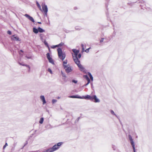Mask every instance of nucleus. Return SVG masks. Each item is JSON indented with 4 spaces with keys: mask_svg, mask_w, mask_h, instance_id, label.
<instances>
[{
    "mask_svg": "<svg viewBox=\"0 0 152 152\" xmlns=\"http://www.w3.org/2000/svg\"><path fill=\"white\" fill-rule=\"evenodd\" d=\"M57 51L59 58L63 60L66 57L65 53L62 52V49L60 48L57 49Z\"/></svg>",
    "mask_w": 152,
    "mask_h": 152,
    "instance_id": "obj_1",
    "label": "nucleus"
},
{
    "mask_svg": "<svg viewBox=\"0 0 152 152\" xmlns=\"http://www.w3.org/2000/svg\"><path fill=\"white\" fill-rule=\"evenodd\" d=\"M63 142H58L57 144H56L54 145L51 148H50L52 152L56 151L59 149L60 146L63 144Z\"/></svg>",
    "mask_w": 152,
    "mask_h": 152,
    "instance_id": "obj_2",
    "label": "nucleus"
},
{
    "mask_svg": "<svg viewBox=\"0 0 152 152\" xmlns=\"http://www.w3.org/2000/svg\"><path fill=\"white\" fill-rule=\"evenodd\" d=\"M42 11H43L45 13V15L46 16L48 11V8L46 5L45 4H42Z\"/></svg>",
    "mask_w": 152,
    "mask_h": 152,
    "instance_id": "obj_3",
    "label": "nucleus"
},
{
    "mask_svg": "<svg viewBox=\"0 0 152 152\" xmlns=\"http://www.w3.org/2000/svg\"><path fill=\"white\" fill-rule=\"evenodd\" d=\"M66 72L68 73L71 72L73 69L72 67L69 65H68L64 68Z\"/></svg>",
    "mask_w": 152,
    "mask_h": 152,
    "instance_id": "obj_4",
    "label": "nucleus"
},
{
    "mask_svg": "<svg viewBox=\"0 0 152 152\" xmlns=\"http://www.w3.org/2000/svg\"><path fill=\"white\" fill-rule=\"evenodd\" d=\"M91 100L94 101L95 102H99L100 100L97 98L96 96L93 95L92 96V99Z\"/></svg>",
    "mask_w": 152,
    "mask_h": 152,
    "instance_id": "obj_5",
    "label": "nucleus"
},
{
    "mask_svg": "<svg viewBox=\"0 0 152 152\" xmlns=\"http://www.w3.org/2000/svg\"><path fill=\"white\" fill-rule=\"evenodd\" d=\"M11 39L13 41H20V39L16 35H14L12 36Z\"/></svg>",
    "mask_w": 152,
    "mask_h": 152,
    "instance_id": "obj_6",
    "label": "nucleus"
},
{
    "mask_svg": "<svg viewBox=\"0 0 152 152\" xmlns=\"http://www.w3.org/2000/svg\"><path fill=\"white\" fill-rule=\"evenodd\" d=\"M47 57L48 59V60L49 62L52 64H54V62L53 61L52 58L50 57V54L49 53H47L46 54Z\"/></svg>",
    "mask_w": 152,
    "mask_h": 152,
    "instance_id": "obj_7",
    "label": "nucleus"
},
{
    "mask_svg": "<svg viewBox=\"0 0 152 152\" xmlns=\"http://www.w3.org/2000/svg\"><path fill=\"white\" fill-rule=\"evenodd\" d=\"M72 56L74 61L76 64L77 65L80 64V61L78 60L77 57H74L73 54Z\"/></svg>",
    "mask_w": 152,
    "mask_h": 152,
    "instance_id": "obj_8",
    "label": "nucleus"
},
{
    "mask_svg": "<svg viewBox=\"0 0 152 152\" xmlns=\"http://www.w3.org/2000/svg\"><path fill=\"white\" fill-rule=\"evenodd\" d=\"M40 98L41 101L42 102V104L43 105L45 104L46 103V102L45 100V96L43 95H41L40 96Z\"/></svg>",
    "mask_w": 152,
    "mask_h": 152,
    "instance_id": "obj_9",
    "label": "nucleus"
},
{
    "mask_svg": "<svg viewBox=\"0 0 152 152\" xmlns=\"http://www.w3.org/2000/svg\"><path fill=\"white\" fill-rule=\"evenodd\" d=\"M72 50L75 53L74 55H73L74 57H77L78 54L79 53V51L75 49H73Z\"/></svg>",
    "mask_w": 152,
    "mask_h": 152,
    "instance_id": "obj_10",
    "label": "nucleus"
},
{
    "mask_svg": "<svg viewBox=\"0 0 152 152\" xmlns=\"http://www.w3.org/2000/svg\"><path fill=\"white\" fill-rule=\"evenodd\" d=\"M78 66L79 68L80 69V71L84 72L85 71V70L84 68L81 64H79L77 65Z\"/></svg>",
    "mask_w": 152,
    "mask_h": 152,
    "instance_id": "obj_11",
    "label": "nucleus"
},
{
    "mask_svg": "<svg viewBox=\"0 0 152 152\" xmlns=\"http://www.w3.org/2000/svg\"><path fill=\"white\" fill-rule=\"evenodd\" d=\"M82 97L83 98V99H90V100H91V99H92V96H91L90 95H86L85 96H83V97Z\"/></svg>",
    "mask_w": 152,
    "mask_h": 152,
    "instance_id": "obj_12",
    "label": "nucleus"
},
{
    "mask_svg": "<svg viewBox=\"0 0 152 152\" xmlns=\"http://www.w3.org/2000/svg\"><path fill=\"white\" fill-rule=\"evenodd\" d=\"M69 97L70 98H78V99H83V98L81 96H69Z\"/></svg>",
    "mask_w": 152,
    "mask_h": 152,
    "instance_id": "obj_13",
    "label": "nucleus"
},
{
    "mask_svg": "<svg viewBox=\"0 0 152 152\" xmlns=\"http://www.w3.org/2000/svg\"><path fill=\"white\" fill-rule=\"evenodd\" d=\"M129 138L130 140V142L131 144L132 145H134V143L133 141V140L132 139V137L130 135H129Z\"/></svg>",
    "mask_w": 152,
    "mask_h": 152,
    "instance_id": "obj_14",
    "label": "nucleus"
},
{
    "mask_svg": "<svg viewBox=\"0 0 152 152\" xmlns=\"http://www.w3.org/2000/svg\"><path fill=\"white\" fill-rule=\"evenodd\" d=\"M63 66L64 67V68L66 66H67L68 65H69V64H67V60H65L63 62Z\"/></svg>",
    "mask_w": 152,
    "mask_h": 152,
    "instance_id": "obj_15",
    "label": "nucleus"
},
{
    "mask_svg": "<svg viewBox=\"0 0 152 152\" xmlns=\"http://www.w3.org/2000/svg\"><path fill=\"white\" fill-rule=\"evenodd\" d=\"M33 31L35 34H37L38 32V29L35 28H33Z\"/></svg>",
    "mask_w": 152,
    "mask_h": 152,
    "instance_id": "obj_16",
    "label": "nucleus"
},
{
    "mask_svg": "<svg viewBox=\"0 0 152 152\" xmlns=\"http://www.w3.org/2000/svg\"><path fill=\"white\" fill-rule=\"evenodd\" d=\"M88 74L90 77L91 80L93 81V78L90 72H88Z\"/></svg>",
    "mask_w": 152,
    "mask_h": 152,
    "instance_id": "obj_17",
    "label": "nucleus"
},
{
    "mask_svg": "<svg viewBox=\"0 0 152 152\" xmlns=\"http://www.w3.org/2000/svg\"><path fill=\"white\" fill-rule=\"evenodd\" d=\"M38 32L39 31V32H43L45 31L44 30L42 29L40 27H39L38 28Z\"/></svg>",
    "mask_w": 152,
    "mask_h": 152,
    "instance_id": "obj_18",
    "label": "nucleus"
},
{
    "mask_svg": "<svg viewBox=\"0 0 152 152\" xmlns=\"http://www.w3.org/2000/svg\"><path fill=\"white\" fill-rule=\"evenodd\" d=\"M36 4L37 7H38L39 10H40L42 11V9H41V7L40 4H39L38 3V2H37Z\"/></svg>",
    "mask_w": 152,
    "mask_h": 152,
    "instance_id": "obj_19",
    "label": "nucleus"
},
{
    "mask_svg": "<svg viewBox=\"0 0 152 152\" xmlns=\"http://www.w3.org/2000/svg\"><path fill=\"white\" fill-rule=\"evenodd\" d=\"M83 77L85 78L86 79L87 81H90V80L87 75H84Z\"/></svg>",
    "mask_w": 152,
    "mask_h": 152,
    "instance_id": "obj_20",
    "label": "nucleus"
},
{
    "mask_svg": "<svg viewBox=\"0 0 152 152\" xmlns=\"http://www.w3.org/2000/svg\"><path fill=\"white\" fill-rule=\"evenodd\" d=\"M44 121V118H41L39 121V123L40 124H42Z\"/></svg>",
    "mask_w": 152,
    "mask_h": 152,
    "instance_id": "obj_21",
    "label": "nucleus"
},
{
    "mask_svg": "<svg viewBox=\"0 0 152 152\" xmlns=\"http://www.w3.org/2000/svg\"><path fill=\"white\" fill-rule=\"evenodd\" d=\"M44 41L43 42L46 45H47L48 47V49L49 50H50V48H49V47L48 45V43L46 42V41L45 40H44Z\"/></svg>",
    "mask_w": 152,
    "mask_h": 152,
    "instance_id": "obj_22",
    "label": "nucleus"
},
{
    "mask_svg": "<svg viewBox=\"0 0 152 152\" xmlns=\"http://www.w3.org/2000/svg\"><path fill=\"white\" fill-rule=\"evenodd\" d=\"M42 152H52V151L50 149V148H49L46 150L43 151Z\"/></svg>",
    "mask_w": 152,
    "mask_h": 152,
    "instance_id": "obj_23",
    "label": "nucleus"
},
{
    "mask_svg": "<svg viewBox=\"0 0 152 152\" xmlns=\"http://www.w3.org/2000/svg\"><path fill=\"white\" fill-rule=\"evenodd\" d=\"M61 75H62V76L64 77H66V76L65 74L62 71H61Z\"/></svg>",
    "mask_w": 152,
    "mask_h": 152,
    "instance_id": "obj_24",
    "label": "nucleus"
},
{
    "mask_svg": "<svg viewBox=\"0 0 152 152\" xmlns=\"http://www.w3.org/2000/svg\"><path fill=\"white\" fill-rule=\"evenodd\" d=\"M52 103L53 104H54L57 102V100L55 99H53L52 101Z\"/></svg>",
    "mask_w": 152,
    "mask_h": 152,
    "instance_id": "obj_25",
    "label": "nucleus"
},
{
    "mask_svg": "<svg viewBox=\"0 0 152 152\" xmlns=\"http://www.w3.org/2000/svg\"><path fill=\"white\" fill-rule=\"evenodd\" d=\"M24 16L26 17V18H27L28 19H29L30 18V17L31 16H30L29 15H28V14H26L24 15Z\"/></svg>",
    "mask_w": 152,
    "mask_h": 152,
    "instance_id": "obj_26",
    "label": "nucleus"
},
{
    "mask_svg": "<svg viewBox=\"0 0 152 152\" xmlns=\"http://www.w3.org/2000/svg\"><path fill=\"white\" fill-rule=\"evenodd\" d=\"M29 20L31 21L32 22H34V19L33 18L31 17L29 19Z\"/></svg>",
    "mask_w": 152,
    "mask_h": 152,
    "instance_id": "obj_27",
    "label": "nucleus"
},
{
    "mask_svg": "<svg viewBox=\"0 0 152 152\" xmlns=\"http://www.w3.org/2000/svg\"><path fill=\"white\" fill-rule=\"evenodd\" d=\"M19 64L20 65H22V66H26V67H28L29 68H30V66L28 65L24 64H21V63H19Z\"/></svg>",
    "mask_w": 152,
    "mask_h": 152,
    "instance_id": "obj_28",
    "label": "nucleus"
},
{
    "mask_svg": "<svg viewBox=\"0 0 152 152\" xmlns=\"http://www.w3.org/2000/svg\"><path fill=\"white\" fill-rule=\"evenodd\" d=\"M48 71L49 72H50V73L51 74H53V72L50 69V68H48Z\"/></svg>",
    "mask_w": 152,
    "mask_h": 152,
    "instance_id": "obj_29",
    "label": "nucleus"
},
{
    "mask_svg": "<svg viewBox=\"0 0 152 152\" xmlns=\"http://www.w3.org/2000/svg\"><path fill=\"white\" fill-rule=\"evenodd\" d=\"M81 46V47L82 48V51L83 52V51H84V50H85V49H84V45L83 44H82Z\"/></svg>",
    "mask_w": 152,
    "mask_h": 152,
    "instance_id": "obj_30",
    "label": "nucleus"
},
{
    "mask_svg": "<svg viewBox=\"0 0 152 152\" xmlns=\"http://www.w3.org/2000/svg\"><path fill=\"white\" fill-rule=\"evenodd\" d=\"M132 146L133 148L134 152H136L134 145H132Z\"/></svg>",
    "mask_w": 152,
    "mask_h": 152,
    "instance_id": "obj_31",
    "label": "nucleus"
},
{
    "mask_svg": "<svg viewBox=\"0 0 152 152\" xmlns=\"http://www.w3.org/2000/svg\"><path fill=\"white\" fill-rule=\"evenodd\" d=\"M59 47H61L63 46L64 45V43L63 42H61L59 44Z\"/></svg>",
    "mask_w": 152,
    "mask_h": 152,
    "instance_id": "obj_32",
    "label": "nucleus"
},
{
    "mask_svg": "<svg viewBox=\"0 0 152 152\" xmlns=\"http://www.w3.org/2000/svg\"><path fill=\"white\" fill-rule=\"evenodd\" d=\"M90 48H89L88 49H86L85 50V51L87 53H88L89 52V50L90 49Z\"/></svg>",
    "mask_w": 152,
    "mask_h": 152,
    "instance_id": "obj_33",
    "label": "nucleus"
},
{
    "mask_svg": "<svg viewBox=\"0 0 152 152\" xmlns=\"http://www.w3.org/2000/svg\"><path fill=\"white\" fill-rule=\"evenodd\" d=\"M110 112H111V114H112L113 115H115L116 116V115H115V114L114 113V112L113 110H111Z\"/></svg>",
    "mask_w": 152,
    "mask_h": 152,
    "instance_id": "obj_34",
    "label": "nucleus"
},
{
    "mask_svg": "<svg viewBox=\"0 0 152 152\" xmlns=\"http://www.w3.org/2000/svg\"><path fill=\"white\" fill-rule=\"evenodd\" d=\"M72 82L74 83H77V81L76 80H72Z\"/></svg>",
    "mask_w": 152,
    "mask_h": 152,
    "instance_id": "obj_35",
    "label": "nucleus"
},
{
    "mask_svg": "<svg viewBox=\"0 0 152 152\" xmlns=\"http://www.w3.org/2000/svg\"><path fill=\"white\" fill-rule=\"evenodd\" d=\"M7 33L10 35H11L12 34L11 32L10 31H7Z\"/></svg>",
    "mask_w": 152,
    "mask_h": 152,
    "instance_id": "obj_36",
    "label": "nucleus"
},
{
    "mask_svg": "<svg viewBox=\"0 0 152 152\" xmlns=\"http://www.w3.org/2000/svg\"><path fill=\"white\" fill-rule=\"evenodd\" d=\"M7 146V143H6L5 145H4V146L3 147V149H4L5 147Z\"/></svg>",
    "mask_w": 152,
    "mask_h": 152,
    "instance_id": "obj_37",
    "label": "nucleus"
},
{
    "mask_svg": "<svg viewBox=\"0 0 152 152\" xmlns=\"http://www.w3.org/2000/svg\"><path fill=\"white\" fill-rule=\"evenodd\" d=\"M51 48L52 49H54L56 48V47L55 46V45H53L51 47Z\"/></svg>",
    "mask_w": 152,
    "mask_h": 152,
    "instance_id": "obj_38",
    "label": "nucleus"
},
{
    "mask_svg": "<svg viewBox=\"0 0 152 152\" xmlns=\"http://www.w3.org/2000/svg\"><path fill=\"white\" fill-rule=\"evenodd\" d=\"M40 39L42 42H43L44 41V40H45V39H43V37L42 36L40 37Z\"/></svg>",
    "mask_w": 152,
    "mask_h": 152,
    "instance_id": "obj_39",
    "label": "nucleus"
},
{
    "mask_svg": "<svg viewBox=\"0 0 152 152\" xmlns=\"http://www.w3.org/2000/svg\"><path fill=\"white\" fill-rule=\"evenodd\" d=\"M88 81V83L87 84H86L85 86H87V85H88L90 83V81Z\"/></svg>",
    "mask_w": 152,
    "mask_h": 152,
    "instance_id": "obj_40",
    "label": "nucleus"
},
{
    "mask_svg": "<svg viewBox=\"0 0 152 152\" xmlns=\"http://www.w3.org/2000/svg\"><path fill=\"white\" fill-rule=\"evenodd\" d=\"M104 39L103 38H102L100 40V42H102L103 41Z\"/></svg>",
    "mask_w": 152,
    "mask_h": 152,
    "instance_id": "obj_41",
    "label": "nucleus"
},
{
    "mask_svg": "<svg viewBox=\"0 0 152 152\" xmlns=\"http://www.w3.org/2000/svg\"><path fill=\"white\" fill-rule=\"evenodd\" d=\"M81 57V54H79L78 55V57L79 58H80Z\"/></svg>",
    "mask_w": 152,
    "mask_h": 152,
    "instance_id": "obj_42",
    "label": "nucleus"
},
{
    "mask_svg": "<svg viewBox=\"0 0 152 152\" xmlns=\"http://www.w3.org/2000/svg\"><path fill=\"white\" fill-rule=\"evenodd\" d=\"M55 46L56 47V48L59 47V45L58 44L57 45H55Z\"/></svg>",
    "mask_w": 152,
    "mask_h": 152,
    "instance_id": "obj_43",
    "label": "nucleus"
},
{
    "mask_svg": "<svg viewBox=\"0 0 152 152\" xmlns=\"http://www.w3.org/2000/svg\"><path fill=\"white\" fill-rule=\"evenodd\" d=\"M38 23H39V24H41V22H38Z\"/></svg>",
    "mask_w": 152,
    "mask_h": 152,
    "instance_id": "obj_44",
    "label": "nucleus"
},
{
    "mask_svg": "<svg viewBox=\"0 0 152 152\" xmlns=\"http://www.w3.org/2000/svg\"><path fill=\"white\" fill-rule=\"evenodd\" d=\"M27 57L28 58H30L28 57Z\"/></svg>",
    "mask_w": 152,
    "mask_h": 152,
    "instance_id": "obj_45",
    "label": "nucleus"
},
{
    "mask_svg": "<svg viewBox=\"0 0 152 152\" xmlns=\"http://www.w3.org/2000/svg\"><path fill=\"white\" fill-rule=\"evenodd\" d=\"M63 79L65 81V78H63Z\"/></svg>",
    "mask_w": 152,
    "mask_h": 152,
    "instance_id": "obj_46",
    "label": "nucleus"
},
{
    "mask_svg": "<svg viewBox=\"0 0 152 152\" xmlns=\"http://www.w3.org/2000/svg\"><path fill=\"white\" fill-rule=\"evenodd\" d=\"M20 51H21V52H23V51H22V50H20Z\"/></svg>",
    "mask_w": 152,
    "mask_h": 152,
    "instance_id": "obj_47",
    "label": "nucleus"
},
{
    "mask_svg": "<svg viewBox=\"0 0 152 152\" xmlns=\"http://www.w3.org/2000/svg\"><path fill=\"white\" fill-rule=\"evenodd\" d=\"M58 99H60V97H58Z\"/></svg>",
    "mask_w": 152,
    "mask_h": 152,
    "instance_id": "obj_48",
    "label": "nucleus"
},
{
    "mask_svg": "<svg viewBox=\"0 0 152 152\" xmlns=\"http://www.w3.org/2000/svg\"><path fill=\"white\" fill-rule=\"evenodd\" d=\"M75 29H76V30H78V29H77V28H75Z\"/></svg>",
    "mask_w": 152,
    "mask_h": 152,
    "instance_id": "obj_49",
    "label": "nucleus"
}]
</instances>
